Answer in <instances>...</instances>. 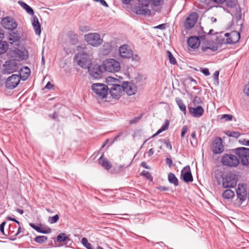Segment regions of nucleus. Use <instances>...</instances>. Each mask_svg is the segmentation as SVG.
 Instances as JSON below:
<instances>
[{
	"instance_id": "obj_64",
	"label": "nucleus",
	"mask_w": 249,
	"mask_h": 249,
	"mask_svg": "<svg viewBox=\"0 0 249 249\" xmlns=\"http://www.w3.org/2000/svg\"><path fill=\"white\" fill-rule=\"evenodd\" d=\"M53 85L52 84H51L50 82H48L45 86V88L48 89H53Z\"/></svg>"
},
{
	"instance_id": "obj_34",
	"label": "nucleus",
	"mask_w": 249,
	"mask_h": 249,
	"mask_svg": "<svg viewBox=\"0 0 249 249\" xmlns=\"http://www.w3.org/2000/svg\"><path fill=\"white\" fill-rule=\"evenodd\" d=\"M234 196V192L230 190H226L222 194V196L224 199H229L232 198Z\"/></svg>"
},
{
	"instance_id": "obj_58",
	"label": "nucleus",
	"mask_w": 249,
	"mask_h": 249,
	"mask_svg": "<svg viewBox=\"0 0 249 249\" xmlns=\"http://www.w3.org/2000/svg\"><path fill=\"white\" fill-rule=\"evenodd\" d=\"M165 162H166V163L170 167H171L172 165V164H173V162H172V160H171V159L170 158H167L166 159H165Z\"/></svg>"
},
{
	"instance_id": "obj_13",
	"label": "nucleus",
	"mask_w": 249,
	"mask_h": 249,
	"mask_svg": "<svg viewBox=\"0 0 249 249\" xmlns=\"http://www.w3.org/2000/svg\"><path fill=\"white\" fill-rule=\"evenodd\" d=\"M198 19V14L195 12L191 13L187 18L185 22V27L187 30L192 29L196 23Z\"/></svg>"
},
{
	"instance_id": "obj_47",
	"label": "nucleus",
	"mask_w": 249,
	"mask_h": 249,
	"mask_svg": "<svg viewBox=\"0 0 249 249\" xmlns=\"http://www.w3.org/2000/svg\"><path fill=\"white\" fill-rule=\"evenodd\" d=\"M142 116V114H141L140 116L135 117L131 120L129 121V124H133L137 123L141 119Z\"/></svg>"
},
{
	"instance_id": "obj_32",
	"label": "nucleus",
	"mask_w": 249,
	"mask_h": 249,
	"mask_svg": "<svg viewBox=\"0 0 249 249\" xmlns=\"http://www.w3.org/2000/svg\"><path fill=\"white\" fill-rule=\"evenodd\" d=\"M168 181L170 183L173 184L175 186L178 185V179L172 173H169L168 175Z\"/></svg>"
},
{
	"instance_id": "obj_59",
	"label": "nucleus",
	"mask_w": 249,
	"mask_h": 249,
	"mask_svg": "<svg viewBox=\"0 0 249 249\" xmlns=\"http://www.w3.org/2000/svg\"><path fill=\"white\" fill-rule=\"evenodd\" d=\"M80 31L83 32H85L89 30V28L88 26H82L80 27Z\"/></svg>"
},
{
	"instance_id": "obj_38",
	"label": "nucleus",
	"mask_w": 249,
	"mask_h": 249,
	"mask_svg": "<svg viewBox=\"0 0 249 249\" xmlns=\"http://www.w3.org/2000/svg\"><path fill=\"white\" fill-rule=\"evenodd\" d=\"M225 134L229 137L238 138L240 136V133L237 131H226Z\"/></svg>"
},
{
	"instance_id": "obj_60",
	"label": "nucleus",
	"mask_w": 249,
	"mask_h": 249,
	"mask_svg": "<svg viewBox=\"0 0 249 249\" xmlns=\"http://www.w3.org/2000/svg\"><path fill=\"white\" fill-rule=\"evenodd\" d=\"M156 29H159L160 30H164L166 28V24H160L155 27Z\"/></svg>"
},
{
	"instance_id": "obj_5",
	"label": "nucleus",
	"mask_w": 249,
	"mask_h": 249,
	"mask_svg": "<svg viewBox=\"0 0 249 249\" xmlns=\"http://www.w3.org/2000/svg\"><path fill=\"white\" fill-rule=\"evenodd\" d=\"M221 162L224 166L230 167H235L239 163V159L232 154H224L222 157Z\"/></svg>"
},
{
	"instance_id": "obj_28",
	"label": "nucleus",
	"mask_w": 249,
	"mask_h": 249,
	"mask_svg": "<svg viewBox=\"0 0 249 249\" xmlns=\"http://www.w3.org/2000/svg\"><path fill=\"white\" fill-rule=\"evenodd\" d=\"M67 36L70 39V43L72 45H76L78 41V35L72 31H69L67 34Z\"/></svg>"
},
{
	"instance_id": "obj_37",
	"label": "nucleus",
	"mask_w": 249,
	"mask_h": 249,
	"mask_svg": "<svg viewBox=\"0 0 249 249\" xmlns=\"http://www.w3.org/2000/svg\"><path fill=\"white\" fill-rule=\"evenodd\" d=\"M8 45L6 41H0V54L4 53L7 50Z\"/></svg>"
},
{
	"instance_id": "obj_46",
	"label": "nucleus",
	"mask_w": 249,
	"mask_h": 249,
	"mask_svg": "<svg viewBox=\"0 0 249 249\" xmlns=\"http://www.w3.org/2000/svg\"><path fill=\"white\" fill-rule=\"evenodd\" d=\"M59 215L56 214L55 215H54L53 216L50 217L49 219V222L51 224L55 223L58 221V220H59Z\"/></svg>"
},
{
	"instance_id": "obj_8",
	"label": "nucleus",
	"mask_w": 249,
	"mask_h": 249,
	"mask_svg": "<svg viewBox=\"0 0 249 249\" xmlns=\"http://www.w3.org/2000/svg\"><path fill=\"white\" fill-rule=\"evenodd\" d=\"M240 38V34L236 31L231 32L230 37L227 38L225 42V38L220 36L217 37V41L220 44H234L237 43Z\"/></svg>"
},
{
	"instance_id": "obj_61",
	"label": "nucleus",
	"mask_w": 249,
	"mask_h": 249,
	"mask_svg": "<svg viewBox=\"0 0 249 249\" xmlns=\"http://www.w3.org/2000/svg\"><path fill=\"white\" fill-rule=\"evenodd\" d=\"M50 116L54 120H58V115L56 112H54L52 115H50Z\"/></svg>"
},
{
	"instance_id": "obj_21",
	"label": "nucleus",
	"mask_w": 249,
	"mask_h": 249,
	"mask_svg": "<svg viewBox=\"0 0 249 249\" xmlns=\"http://www.w3.org/2000/svg\"><path fill=\"white\" fill-rule=\"evenodd\" d=\"M123 92H126L129 96L134 95L136 91V87L133 84L128 82H124L123 83Z\"/></svg>"
},
{
	"instance_id": "obj_33",
	"label": "nucleus",
	"mask_w": 249,
	"mask_h": 249,
	"mask_svg": "<svg viewBox=\"0 0 249 249\" xmlns=\"http://www.w3.org/2000/svg\"><path fill=\"white\" fill-rule=\"evenodd\" d=\"M176 102L177 105H178V107H179L180 110L183 112L184 114H186V107L185 105L183 103L182 99L179 98H176Z\"/></svg>"
},
{
	"instance_id": "obj_57",
	"label": "nucleus",
	"mask_w": 249,
	"mask_h": 249,
	"mask_svg": "<svg viewBox=\"0 0 249 249\" xmlns=\"http://www.w3.org/2000/svg\"><path fill=\"white\" fill-rule=\"evenodd\" d=\"M18 231H17L15 233V234H14V236H18L20 233L22 232H23V231H24V229L23 228L22 229L20 226V224L18 225Z\"/></svg>"
},
{
	"instance_id": "obj_52",
	"label": "nucleus",
	"mask_w": 249,
	"mask_h": 249,
	"mask_svg": "<svg viewBox=\"0 0 249 249\" xmlns=\"http://www.w3.org/2000/svg\"><path fill=\"white\" fill-rule=\"evenodd\" d=\"M200 71L205 76H208L210 74L209 70L208 68H200Z\"/></svg>"
},
{
	"instance_id": "obj_10",
	"label": "nucleus",
	"mask_w": 249,
	"mask_h": 249,
	"mask_svg": "<svg viewBox=\"0 0 249 249\" xmlns=\"http://www.w3.org/2000/svg\"><path fill=\"white\" fill-rule=\"evenodd\" d=\"M19 68L17 61L15 59H10L5 61L3 65L4 73L10 74L17 71Z\"/></svg>"
},
{
	"instance_id": "obj_7",
	"label": "nucleus",
	"mask_w": 249,
	"mask_h": 249,
	"mask_svg": "<svg viewBox=\"0 0 249 249\" xmlns=\"http://www.w3.org/2000/svg\"><path fill=\"white\" fill-rule=\"evenodd\" d=\"M235 150V154L240 160L241 163L244 165H248L249 163V148L241 147L236 148Z\"/></svg>"
},
{
	"instance_id": "obj_45",
	"label": "nucleus",
	"mask_w": 249,
	"mask_h": 249,
	"mask_svg": "<svg viewBox=\"0 0 249 249\" xmlns=\"http://www.w3.org/2000/svg\"><path fill=\"white\" fill-rule=\"evenodd\" d=\"M233 116L231 114H226L221 115L220 120L224 119L225 121H230L232 120Z\"/></svg>"
},
{
	"instance_id": "obj_3",
	"label": "nucleus",
	"mask_w": 249,
	"mask_h": 249,
	"mask_svg": "<svg viewBox=\"0 0 249 249\" xmlns=\"http://www.w3.org/2000/svg\"><path fill=\"white\" fill-rule=\"evenodd\" d=\"M222 184L224 188H233L237 184V177L231 172L221 175Z\"/></svg>"
},
{
	"instance_id": "obj_63",
	"label": "nucleus",
	"mask_w": 249,
	"mask_h": 249,
	"mask_svg": "<svg viewBox=\"0 0 249 249\" xmlns=\"http://www.w3.org/2000/svg\"><path fill=\"white\" fill-rule=\"evenodd\" d=\"M7 220H11V221H13L14 222H15L16 223H17L18 225H19L20 223V222L17 220L16 219H15V218H12V217L11 216H8L7 217Z\"/></svg>"
},
{
	"instance_id": "obj_20",
	"label": "nucleus",
	"mask_w": 249,
	"mask_h": 249,
	"mask_svg": "<svg viewBox=\"0 0 249 249\" xmlns=\"http://www.w3.org/2000/svg\"><path fill=\"white\" fill-rule=\"evenodd\" d=\"M201 49L204 52L208 50H210V52H215L218 49V46L213 41H207L202 44Z\"/></svg>"
},
{
	"instance_id": "obj_23",
	"label": "nucleus",
	"mask_w": 249,
	"mask_h": 249,
	"mask_svg": "<svg viewBox=\"0 0 249 249\" xmlns=\"http://www.w3.org/2000/svg\"><path fill=\"white\" fill-rule=\"evenodd\" d=\"M188 46L192 49L197 48L200 44V41L198 37L192 36L190 37L187 41Z\"/></svg>"
},
{
	"instance_id": "obj_9",
	"label": "nucleus",
	"mask_w": 249,
	"mask_h": 249,
	"mask_svg": "<svg viewBox=\"0 0 249 249\" xmlns=\"http://www.w3.org/2000/svg\"><path fill=\"white\" fill-rule=\"evenodd\" d=\"M104 66L105 71L111 72L119 71L121 69L119 62L112 58L107 59Z\"/></svg>"
},
{
	"instance_id": "obj_12",
	"label": "nucleus",
	"mask_w": 249,
	"mask_h": 249,
	"mask_svg": "<svg viewBox=\"0 0 249 249\" xmlns=\"http://www.w3.org/2000/svg\"><path fill=\"white\" fill-rule=\"evenodd\" d=\"M123 92V85L114 84L112 85L109 88V93L110 95L115 99H119Z\"/></svg>"
},
{
	"instance_id": "obj_22",
	"label": "nucleus",
	"mask_w": 249,
	"mask_h": 249,
	"mask_svg": "<svg viewBox=\"0 0 249 249\" xmlns=\"http://www.w3.org/2000/svg\"><path fill=\"white\" fill-rule=\"evenodd\" d=\"M190 113L194 117H200L204 113V110L201 106H197L196 107H189Z\"/></svg>"
},
{
	"instance_id": "obj_25",
	"label": "nucleus",
	"mask_w": 249,
	"mask_h": 249,
	"mask_svg": "<svg viewBox=\"0 0 249 249\" xmlns=\"http://www.w3.org/2000/svg\"><path fill=\"white\" fill-rule=\"evenodd\" d=\"M29 225L31 227H32L35 231H37L38 232L47 234L49 233L52 231L51 229L50 228L47 227H42L39 226H36L34 223H31L29 224Z\"/></svg>"
},
{
	"instance_id": "obj_26",
	"label": "nucleus",
	"mask_w": 249,
	"mask_h": 249,
	"mask_svg": "<svg viewBox=\"0 0 249 249\" xmlns=\"http://www.w3.org/2000/svg\"><path fill=\"white\" fill-rule=\"evenodd\" d=\"M99 164L102 165L106 170H109L111 168L112 165L110 162L107 160L106 158L104 157V155L102 154L99 159L98 160Z\"/></svg>"
},
{
	"instance_id": "obj_18",
	"label": "nucleus",
	"mask_w": 249,
	"mask_h": 249,
	"mask_svg": "<svg viewBox=\"0 0 249 249\" xmlns=\"http://www.w3.org/2000/svg\"><path fill=\"white\" fill-rule=\"evenodd\" d=\"M236 194L238 198L240 199L241 202H243L247 198V192L246 185L243 184H239L236 190Z\"/></svg>"
},
{
	"instance_id": "obj_51",
	"label": "nucleus",
	"mask_w": 249,
	"mask_h": 249,
	"mask_svg": "<svg viewBox=\"0 0 249 249\" xmlns=\"http://www.w3.org/2000/svg\"><path fill=\"white\" fill-rule=\"evenodd\" d=\"M17 229V227L16 226H13L12 225H9V234L10 235L15 234V230Z\"/></svg>"
},
{
	"instance_id": "obj_56",
	"label": "nucleus",
	"mask_w": 249,
	"mask_h": 249,
	"mask_svg": "<svg viewBox=\"0 0 249 249\" xmlns=\"http://www.w3.org/2000/svg\"><path fill=\"white\" fill-rule=\"evenodd\" d=\"M188 130V127L187 125H184L181 130V137H183L185 134L187 133V131Z\"/></svg>"
},
{
	"instance_id": "obj_35",
	"label": "nucleus",
	"mask_w": 249,
	"mask_h": 249,
	"mask_svg": "<svg viewBox=\"0 0 249 249\" xmlns=\"http://www.w3.org/2000/svg\"><path fill=\"white\" fill-rule=\"evenodd\" d=\"M16 54L18 55L19 58L21 60L26 59L28 57V52L25 50H20L18 49L16 51Z\"/></svg>"
},
{
	"instance_id": "obj_6",
	"label": "nucleus",
	"mask_w": 249,
	"mask_h": 249,
	"mask_svg": "<svg viewBox=\"0 0 249 249\" xmlns=\"http://www.w3.org/2000/svg\"><path fill=\"white\" fill-rule=\"evenodd\" d=\"M91 89L99 98L104 99L107 97L108 88L105 84L96 83L92 85Z\"/></svg>"
},
{
	"instance_id": "obj_55",
	"label": "nucleus",
	"mask_w": 249,
	"mask_h": 249,
	"mask_svg": "<svg viewBox=\"0 0 249 249\" xmlns=\"http://www.w3.org/2000/svg\"><path fill=\"white\" fill-rule=\"evenodd\" d=\"M239 142L242 145L249 146V140L242 139L239 140Z\"/></svg>"
},
{
	"instance_id": "obj_30",
	"label": "nucleus",
	"mask_w": 249,
	"mask_h": 249,
	"mask_svg": "<svg viewBox=\"0 0 249 249\" xmlns=\"http://www.w3.org/2000/svg\"><path fill=\"white\" fill-rule=\"evenodd\" d=\"M169 121L168 119H166L164 124H162L161 127L157 131V132L153 135L152 137H154L156 136L161 133L162 132H163V131L167 130L169 127Z\"/></svg>"
},
{
	"instance_id": "obj_27",
	"label": "nucleus",
	"mask_w": 249,
	"mask_h": 249,
	"mask_svg": "<svg viewBox=\"0 0 249 249\" xmlns=\"http://www.w3.org/2000/svg\"><path fill=\"white\" fill-rule=\"evenodd\" d=\"M30 69L26 66L22 67L20 69L19 77L23 81L26 80L30 74Z\"/></svg>"
},
{
	"instance_id": "obj_44",
	"label": "nucleus",
	"mask_w": 249,
	"mask_h": 249,
	"mask_svg": "<svg viewBox=\"0 0 249 249\" xmlns=\"http://www.w3.org/2000/svg\"><path fill=\"white\" fill-rule=\"evenodd\" d=\"M141 175L142 176H144L148 179H149L151 181L153 180L152 176L149 171L143 170L141 173Z\"/></svg>"
},
{
	"instance_id": "obj_48",
	"label": "nucleus",
	"mask_w": 249,
	"mask_h": 249,
	"mask_svg": "<svg viewBox=\"0 0 249 249\" xmlns=\"http://www.w3.org/2000/svg\"><path fill=\"white\" fill-rule=\"evenodd\" d=\"M151 6L157 7L161 4V0H150Z\"/></svg>"
},
{
	"instance_id": "obj_40",
	"label": "nucleus",
	"mask_w": 249,
	"mask_h": 249,
	"mask_svg": "<svg viewBox=\"0 0 249 249\" xmlns=\"http://www.w3.org/2000/svg\"><path fill=\"white\" fill-rule=\"evenodd\" d=\"M47 240V237L44 235L37 236L34 239L36 242L39 244H43L46 242Z\"/></svg>"
},
{
	"instance_id": "obj_53",
	"label": "nucleus",
	"mask_w": 249,
	"mask_h": 249,
	"mask_svg": "<svg viewBox=\"0 0 249 249\" xmlns=\"http://www.w3.org/2000/svg\"><path fill=\"white\" fill-rule=\"evenodd\" d=\"M161 142H162L166 144V147L170 150H171L172 148V144L171 143V142L169 140H161Z\"/></svg>"
},
{
	"instance_id": "obj_24",
	"label": "nucleus",
	"mask_w": 249,
	"mask_h": 249,
	"mask_svg": "<svg viewBox=\"0 0 249 249\" xmlns=\"http://www.w3.org/2000/svg\"><path fill=\"white\" fill-rule=\"evenodd\" d=\"M32 24L34 29L35 34L39 36L41 32V24L39 23L38 18L36 16H33L32 19Z\"/></svg>"
},
{
	"instance_id": "obj_49",
	"label": "nucleus",
	"mask_w": 249,
	"mask_h": 249,
	"mask_svg": "<svg viewBox=\"0 0 249 249\" xmlns=\"http://www.w3.org/2000/svg\"><path fill=\"white\" fill-rule=\"evenodd\" d=\"M193 103L194 105L200 104L202 103V100L200 97L196 96L193 100Z\"/></svg>"
},
{
	"instance_id": "obj_2",
	"label": "nucleus",
	"mask_w": 249,
	"mask_h": 249,
	"mask_svg": "<svg viewBox=\"0 0 249 249\" xmlns=\"http://www.w3.org/2000/svg\"><path fill=\"white\" fill-rule=\"evenodd\" d=\"M149 4V0H138V5L134 7L135 13L140 15H150L151 11L148 8Z\"/></svg>"
},
{
	"instance_id": "obj_4",
	"label": "nucleus",
	"mask_w": 249,
	"mask_h": 249,
	"mask_svg": "<svg viewBox=\"0 0 249 249\" xmlns=\"http://www.w3.org/2000/svg\"><path fill=\"white\" fill-rule=\"evenodd\" d=\"M84 39L89 44L94 47L99 46L103 42L100 34L97 33L86 34L84 36Z\"/></svg>"
},
{
	"instance_id": "obj_50",
	"label": "nucleus",
	"mask_w": 249,
	"mask_h": 249,
	"mask_svg": "<svg viewBox=\"0 0 249 249\" xmlns=\"http://www.w3.org/2000/svg\"><path fill=\"white\" fill-rule=\"evenodd\" d=\"M219 74V71H215V72L213 74V78L215 81V83H216V84L217 85H218L219 83V81H218Z\"/></svg>"
},
{
	"instance_id": "obj_14",
	"label": "nucleus",
	"mask_w": 249,
	"mask_h": 249,
	"mask_svg": "<svg viewBox=\"0 0 249 249\" xmlns=\"http://www.w3.org/2000/svg\"><path fill=\"white\" fill-rule=\"evenodd\" d=\"M212 150L214 154H220L224 151V145L222 144V139L217 137L213 141L211 146Z\"/></svg>"
},
{
	"instance_id": "obj_62",
	"label": "nucleus",
	"mask_w": 249,
	"mask_h": 249,
	"mask_svg": "<svg viewBox=\"0 0 249 249\" xmlns=\"http://www.w3.org/2000/svg\"><path fill=\"white\" fill-rule=\"evenodd\" d=\"M131 58H132V60L133 61H139L140 59L138 54L133 55V53H132V56Z\"/></svg>"
},
{
	"instance_id": "obj_19",
	"label": "nucleus",
	"mask_w": 249,
	"mask_h": 249,
	"mask_svg": "<svg viewBox=\"0 0 249 249\" xmlns=\"http://www.w3.org/2000/svg\"><path fill=\"white\" fill-rule=\"evenodd\" d=\"M100 67L98 65H91L89 66V67L87 68L86 69H88L89 75L94 78H98L101 77V71L100 70Z\"/></svg>"
},
{
	"instance_id": "obj_41",
	"label": "nucleus",
	"mask_w": 249,
	"mask_h": 249,
	"mask_svg": "<svg viewBox=\"0 0 249 249\" xmlns=\"http://www.w3.org/2000/svg\"><path fill=\"white\" fill-rule=\"evenodd\" d=\"M226 4L228 7L230 8H234L237 5V0H226Z\"/></svg>"
},
{
	"instance_id": "obj_17",
	"label": "nucleus",
	"mask_w": 249,
	"mask_h": 249,
	"mask_svg": "<svg viewBox=\"0 0 249 249\" xmlns=\"http://www.w3.org/2000/svg\"><path fill=\"white\" fill-rule=\"evenodd\" d=\"M180 176L181 178L186 183L192 182L193 181V176L189 166L188 167V168L187 167L183 168L181 171Z\"/></svg>"
},
{
	"instance_id": "obj_1",
	"label": "nucleus",
	"mask_w": 249,
	"mask_h": 249,
	"mask_svg": "<svg viewBox=\"0 0 249 249\" xmlns=\"http://www.w3.org/2000/svg\"><path fill=\"white\" fill-rule=\"evenodd\" d=\"M82 48L83 50L76 54L74 59L81 67L87 69L91 65V59L88 53L84 51L86 48Z\"/></svg>"
},
{
	"instance_id": "obj_15",
	"label": "nucleus",
	"mask_w": 249,
	"mask_h": 249,
	"mask_svg": "<svg viewBox=\"0 0 249 249\" xmlns=\"http://www.w3.org/2000/svg\"><path fill=\"white\" fill-rule=\"evenodd\" d=\"M120 56L124 59H129L132 56V51L127 44H124L119 48Z\"/></svg>"
},
{
	"instance_id": "obj_36",
	"label": "nucleus",
	"mask_w": 249,
	"mask_h": 249,
	"mask_svg": "<svg viewBox=\"0 0 249 249\" xmlns=\"http://www.w3.org/2000/svg\"><path fill=\"white\" fill-rule=\"evenodd\" d=\"M57 241L58 242H62L67 241H70V239L66 235L65 233H60L57 236Z\"/></svg>"
},
{
	"instance_id": "obj_54",
	"label": "nucleus",
	"mask_w": 249,
	"mask_h": 249,
	"mask_svg": "<svg viewBox=\"0 0 249 249\" xmlns=\"http://www.w3.org/2000/svg\"><path fill=\"white\" fill-rule=\"evenodd\" d=\"M6 222L5 221H3L0 225V231L2 235H6V234L4 233V226L6 224Z\"/></svg>"
},
{
	"instance_id": "obj_42",
	"label": "nucleus",
	"mask_w": 249,
	"mask_h": 249,
	"mask_svg": "<svg viewBox=\"0 0 249 249\" xmlns=\"http://www.w3.org/2000/svg\"><path fill=\"white\" fill-rule=\"evenodd\" d=\"M166 53L170 63L173 65L176 64L177 63V61L175 57L173 55L172 53L169 51H167Z\"/></svg>"
},
{
	"instance_id": "obj_39",
	"label": "nucleus",
	"mask_w": 249,
	"mask_h": 249,
	"mask_svg": "<svg viewBox=\"0 0 249 249\" xmlns=\"http://www.w3.org/2000/svg\"><path fill=\"white\" fill-rule=\"evenodd\" d=\"M81 243L82 245L87 249H94L92 245L88 242L87 239L85 237H83L81 240Z\"/></svg>"
},
{
	"instance_id": "obj_11",
	"label": "nucleus",
	"mask_w": 249,
	"mask_h": 249,
	"mask_svg": "<svg viewBox=\"0 0 249 249\" xmlns=\"http://www.w3.org/2000/svg\"><path fill=\"white\" fill-rule=\"evenodd\" d=\"M21 80L18 74H13L9 76L5 82V87L8 89H13L18 85Z\"/></svg>"
},
{
	"instance_id": "obj_16",
	"label": "nucleus",
	"mask_w": 249,
	"mask_h": 249,
	"mask_svg": "<svg viewBox=\"0 0 249 249\" xmlns=\"http://www.w3.org/2000/svg\"><path fill=\"white\" fill-rule=\"evenodd\" d=\"M1 24L6 29L9 30H13L17 27V22L12 18L7 17L4 18L1 20Z\"/></svg>"
},
{
	"instance_id": "obj_43",
	"label": "nucleus",
	"mask_w": 249,
	"mask_h": 249,
	"mask_svg": "<svg viewBox=\"0 0 249 249\" xmlns=\"http://www.w3.org/2000/svg\"><path fill=\"white\" fill-rule=\"evenodd\" d=\"M192 140H191V143L192 146L196 147L197 144V140L196 137V131H193L191 134Z\"/></svg>"
},
{
	"instance_id": "obj_31",
	"label": "nucleus",
	"mask_w": 249,
	"mask_h": 249,
	"mask_svg": "<svg viewBox=\"0 0 249 249\" xmlns=\"http://www.w3.org/2000/svg\"><path fill=\"white\" fill-rule=\"evenodd\" d=\"M20 5L24 9L26 12L30 15L34 16V11L32 7L23 1H19Z\"/></svg>"
},
{
	"instance_id": "obj_29",
	"label": "nucleus",
	"mask_w": 249,
	"mask_h": 249,
	"mask_svg": "<svg viewBox=\"0 0 249 249\" xmlns=\"http://www.w3.org/2000/svg\"><path fill=\"white\" fill-rule=\"evenodd\" d=\"M112 50V46L111 43L106 42L102 46V53L104 55L108 54Z\"/></svg>"
}]
</instances>
